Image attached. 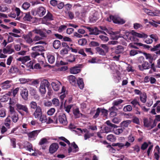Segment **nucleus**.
I'll list each match as a JSON object with an SVG mask.
<instances>
[{
	"label": "nucleus",
	"instance_id": "1",
	"mask_svg": "<svg viewBox=\"0 0 160 160\" xmlns=\"http://www.w3.org/2000/svg\"><path fill=\"white\" fill-rule=\"evenodd\" d=\"M16 110L22 116L24 115L23 112L26 114L29 113V111L26 105H23L19 103H17L16 105Z\"/></svg>",
	"mask_w": 160,
	"mask_h": 160
},
{
	"label": "nucleus",
	"instance_id": "2",
	"mask_svg": "<svg viewBox=\"0 0 160 160\" xmlns=\"http://www.w3.org/2000/svg\"><path fill=\"white\" fill-rule=\"evenodd\" d=\"M107 20L110 22L112 21L114 23L119 24H122L125 23V21L123 19L112 15H110L109 17L107 18Z\"/></svg>",
	"mask_w": 160,
	"mask_h": 160
},
{
	"label": "nucleus",
	"instance_id": "3",
	"mask_svg": "<svg viewBox=\"0 0 160 160\" xmlns=\"http://www.w3.org/2000/svg\"><path fill=\"white\" fill-rule=\"evenodd\" d=\"M59 121V122L63 125H65L67 123V121L66 115L64 113H61L56 118V122L58 123V121Z\"/></svg>",
	"mask_w": 160,
	"mask_h": 160
},
{
	"label": "nucleus",
	"instance_id": "4",
	"mask_svg": "<svg viewBox=\"0 0 160 160\" xmlns=\"http://www.w3.org/2000/svg\"><path fill=\"white\" fill-rule=\"evenodd\" d=\"M20 89V95L24 100L26 101L28 99V90L26 88L22 87Z\"/></svg>",
	"mask_w": 160,
	"mask_h": 160
},
{
	"label": "nucleus",
	"instance_id": "5",
	"mask_svg": "<svg viewBox=\"0 0 160 160\" xmlns=\"http://www.w3.org/2000/svg\"><path fill=\"white\" fill-rule=\"evenodd\" d=\"M132 36L131 37L130 39L131 40L132 39L134 41H136V37H138L141 38H147L148 35L143 33H138L135 32H133L132 33Z\"/></svg>",
	"mask_w": 160,
	"mask_h": 160
},
{
	"label": "nucleus",
	"instance_id": "6",
	"mask_svg": "<svg viewBox=\"0 0 160 160\" xmlns=\"http://www.w3.org/2000/svg\"><path fill=\"white\" fill-rule=\"evenodd\" d=\"M144 54L145 55L146 59L148 60L150 63H152L153 61L156 60L158 57V56L155 54L147 53L144 52Z\"/></svg>",
	"mask_w": 160,
	"mask_h": 160
},
{
	"label": "nucleus",
	"instance_id": "7",
	"mask_svg": "<svg viewBox=\"0 0 160 160\" xmlns=\"http://www.w3.org/2000/svg\"><path fill=\"white\" fill-rule=\"evenodd\" d=\"M33 114V115L36 118H39L42 114V111L40 106H38Z\"/></svg>",
	"mask_w": 160,
	"mask_h": 160
},
{
	"label": "nucleus",
	"instance_id": "8",
	"mask_svg": "<svg viewBox=\"0 0 160 160\" xmlns=\"http://www.w3.org/2000/svg\"><path fill=\"white\" fill-rule=\"evenodd\" d=\"M77 129L79 130L81 133H82L83 131L84 132H86V133L84 135V139L85 140L90 138L91 137L93 136L94 135V133H90L86 129H83V130H82L80 128H78Z\"/></svg>",
	"mask_w": 160,
	"mask_h": 160
},
{
	"label": "nucleus",
	"instance_id": "9",
	"mask_svg": "<svg viewBox=\"0 0 160 160\" xmlns=\"http://www.w3.org/2000/svg\"><path fill=\"white\" fill-rule=\"evenodd\" d=\"M80 65L71 67L70 69V72L73 74H76L79 73L81 71Z\"/></svg>",
	"mask_w": 160,
	"mask_h": 160
},
{
	"label": "nucleus",
	"instance_id": "10",
	"mask_svg": "<svg viewBox=\"0 0 160 160\" xmlns=\"http://www.w3.org/2000/svg\"><path fill=\"white\" fill-rule=\"evenodd\" d=\"M128 141L125 143V146L127 148H128L131 145V143L133 142L135 140V137L132 134H130L128 137Z\"/></svg>",
	"mask_w": 160,
	"mask_h": 160
},
{
	"label": "nucleus",
	"instance_id": "11",
	"mask_svg": "<svg viewBox=\"0 0 160 160\" xmlns=\"http://www.w3.org/2000/svg\"><path fill=\"white\" fill-rule=\"evenodd\" d=\"M40 131V130H36L26 133L27 134L29 138L35 139V138L37 137Z\"/></svg>",
	"mask_w": 160,
	"mask_h": 160
},
{
	"label": "nucleus",
	"instance_id": "12",
	"mask_svg": "<svg viewBox=\"0 0 160 160\" xmlns=\"http://www.w3.org/2000/svg\"><path fill=\"white\" fill-rule=\"evenodd\" d=\"M138 67L140 70L143 71L144 70L148 69L150 68V65L148 62L145 61L141 65H138Z\"/></svg>",
	"mask_w": 160,
	"mask_h": 160
},
{
	"label": "nucleus",
	"instance_id": "13",
	"mask_svg": "<svg viewBox=\"0 0 160 160\" xmlns=\"http://www.w3.org/2000/svg\"><path fill=\"white\" fill-rule=\"evenodd\" d=\"M59 148L58 144L56 143L52 144L49 148V152L51 154H53L57 151Z\"/></svg>",
	"mask_w": 160,
	"mask_h": 160
},
{
	"label": "nucleus",
	"instance_id": "14",
	"mask_svg": "<svg viewBox=\"0 0 160 160\" xmlns=\"http://www.w3.org/2000/svg\"><path fill=\"white\" fill-rule=\"evenodd\" d=\"M46 12L45 9L42 7H40L36 10V14H37L40 17H42L45 13Z\"/></svg>",
	"mask_w": 160,
	"mask_h": 160
},
{
	"label": "nucleus",
	"instance_id": "15",
	"mask_svg": "<svg viewBox=\"0 0 160 160\" xmlns=\"http://www.w3.org/2000/svg\"><path fill=\"white\" fill-rule=\"evenodd\" d=\"M32 32L35 33L39 34L42 38L46 37L47 36L46 33L44 30L41 29H38L35 28L32 31Z\"/></svg>",
	"mask_w": 160,
	"mask_h": 160
},
{
	"label": "nucleus",
	"instance_id": "16",
	"mask_svg": "<svg viewBox=\"0 0 160 160\" xmlns=\"http://www.w3.org/2000/svg\"><path fill=\"white\" fill-rule=\"evenodd\" d=\"M61 84V82L58 81L52 82L51 83V85L53 89L55 91H58L60 88Z\"/></svg>",
	"mask_w": 160,
	"mask_h": 160
},
{
	"label": "nucleus",
	"instance_id": "17",
	"mask_svg": "<svg viewBox=\"0 0 160 160\" xmlns=\"http://www.w3.org/2000/svg\"><path fill=\"white\" fill-rule=\"evenodd\" d=\"M87 28L90 32L91 34L97 35L100 34V30L96 27L94 28L87 27Z\"/></svg>",
	"mask_w": 160,
	"mask_h": 160
},
{
	"label": "nucleus",
	"instance_id": "18",
	"mask_svg": "<svg viewBox=\"0 0 160 160\" xmlns=\"http://www.w3.org/2000/svg\"><path fill=\"white\" fill-rule=\"evenodd\" d=\"M32 32H32V31L30 32L24 36V38L28 43L31 44L33 41V39L32 40L31 38L32 36Z\"/></svg>",
	"mask_w": 160,
	"mask_h": 160
},
{
	"label": "nucleus",
	"instance_id": "19",
	"mask_svg": "<svg viewBox=\"0 0 160 160\" xmlns=\"http://www.w3.org/2000/svg\"><path fill=\"white\" fill-rule=\"evenodd\" d=\"M71 146L75 149V150H74L72 151V148L71 147H69L68 149V153H70L72 152L74 153L78 152V151L79 148L77 145L76 144L75 142H73L71 143Z\"/></svg>",
	"mask_w": 160,
	"mask_h": 160
},
{
	"label": "nucleus",
	"instance_id": "20",
	"mask_svg": "<svg viewBox=\"0 0 160 160\" xmlns=\"http://www.w3.org/2000/svg\"><path fill=\"white\" fill-rule=\"evenodd\" d=\"M149 119L150 120H148V119L147 118L143 119L144 125L145 127L149 128V129H151L152 123V122L153 120L151 118H150Z\"/></svg>",
	"mask_w": 160,
	"mask_h": 160
},
{
	"label": "nucleus",
	"instance_id": "21",
	"mask_svg": "<svg viewBox=\"0 0 160 160\" xmlns=\"http://www.w3.org/2000/svg\"><path fill=\"white\" fill-rule=\"evenodd\" d=\"M30 59V56H27L24 57H21L17 58V61L21 62L22 64H24L25 62Z\"/></svg>",
	"mask_w": 160,
	"mask_h": 160
},
{
	"label": "nucleus",
	"instance_id": "22",
	"mask_svg": "<svg viewBox=\"0 0 160 160\" xmlns=\"http://www.w3.org/2000/svg\"><path fill=\"white\" fill-rule=\"evenodd\" d=\"M72 112L75 118H79L83 115V114L80 113L78 108H76L74 109Z\"/></svg>",
	"mask_w": 160,
	"mask_h": 160
},
{
	"label": "nucleus",
	"instance_id": "23",
	"mask_svg": "<svg viewBox=\"0 0 160 160\" xmlns=\"http://www.w3.org/2000/svg\"><path fill=\"white\" fill-rule=\"evenodd\" d=\"M8 116H9L10 118H11L12 121L14 123H16L18 120V115L17 112L12 114L9 115Z\"/></svg>",
	"mask_w": 160,
	"mask_h": 160
},
{
	"label": "nucleus",
	"instance_id": "24",
	"mask_svg": "<svg viewBox=\"0 0 160 160\" xmlns=\"http://www.w3.org/2000/svg\"><path fill=\"white\" fill-rule=\"evenodd\" d=\"M131 122V121L130 120H127L124 121L122 122L121 123V128L124 129V130L125 128H127L129 124Z\"/></svg>",
	"mask_w": 160,
	"mask_h": 160
},
{
	"label": "nucleus",
	"instance_id": "25",
	"mask_svg": "<svg viewBox=\"0 0 160 160\" xmlns=\"http://www.w3.org/2000/svg\"><path fill=\"white\" fill-rule=\"evenodd\" d=\"M53 47L55 49H58L61 46L60 42L58 40H55L52 43Z\"/></svg>",
	"mask_w": 160,
	"mask_h": 160
},
{
	"label": "nucleus",
	"instance_id": "26",
	"mask_svg": "<svg viewBox=\"0 0 160 160\" xmlns=\"http://www.w3.org/2000/svg\"><path fill=\"white\" fill-rule=\"evenodd\" d=\"M68 79L70 83L73 86H75L77 84L76 78L75 76L73 75H70L69 76Z\"/></svg>",
	"mask_w": 160,
	"mask_h": 160
},
{
	"label": "nucleus",
	"instance_id": "27",
	"mask_svg": "<svg viewBox=\"0 0 160 160\" xmlns=\"http://www.w3.org/2000/svg\"><path fill=\"white\" fill-rule=\"evenodd\" d=\"M77 84L81 89H82L84 88V84L82 78H79L77 80Z\"/></svg>",
	"mask_w": 160,
	"mask_h": 160
},
{
	"label": "nucleus",
	"instance_id": "28",
	"mask_svg": "<svg viewBox=\"0 0 160 160\" xmlns=\"http://www.w3.org/2000/svg\"><path fill=\"white\" fill-rule=\"evenodd\" d=\"M32 49L34 51L42 52L44 51V48L42 46H38L32 48Z\"/></svg>",
	"mask_w": 160,
	"mask_h": 160
},
{
	"label": "nucleus",
	"instance_id": "29",
	"mask_svg": "<svg viewBox=\"0 0 160 160\" xmlns=\"http://www.w3.org/2000/svg\"><path fill=\"white\" fill-rule=\"evenodd\" d=\"M89 19L91 22H94L98 20V17L97 15L94 14L90 16L89 17Z\"/></svg>",
	"mask_w": 160,
	"mask_h": 160
},
{
	"label": "nucleus",
	"instance_id": "30",
	"mask_svg": "<svg viewBox=\"0 0 160 160\" xmlns=\"http://www.w3.org/2000/svg\"><path fill=\"white\" fill-rule=\"evenodd\" d=\"M25 16L23 18V19L25 21H30L32 17L31 16L29 12L25 13Z\"/></svg>",
	"mask_w": 160,
	"mask_h": 160
},
{
	"label": "nucleus",
	"instance_id": "31",
	"mask_svg": "<svg viewBox=\"0 0 160 160\" xmlns=\"http://www.w3.org/2000/svg\"><path fill=\"white\" fill-rule=\"evenodd\" d=\"M41 85L43 86L44 87H46L48 88L49 89L50 86V84L48 82V80L46 79H43L41 82Z\"/></svg>",
	"mask_w": 160,
	"mask_h": 160
},
{
	"label": "nucleus",
	"instance_id": "32",
	"mask_svg": "<svg viewBox=\"0 0 160 160\" xmlns=\"http://www.w3.org/2000/svg\"><path fill=\"white\" fill-rule=\"evenodd\" d=\"M47 58L50 64H52L55 61V57L53 55L51 54H48L47 55Z\"/></svg>",
	"mask_w": 160,
	"mask_h": 160
},
{
	"label": "nucleus",
	"instance_id": "33",
	"mask_svg": "<svg viewBox=\"0 0 160 160\" xmlns=\"http://www.w3.org/2000/svg\"><path fill=\"white\" fill-rule=\"evenodd\" d=\"M147 95L145 92L143 93L140 96L141 101L142 103H145L146 102Z\"/></svg>",
	"mask_w": 160,
	"mask_h": 160
},
{
	"label": "nucleus",
	"instance_id": "34",
	"mask_svg": "<svg viewBox=\"0 0 160 160\" xmlns=\"http://www.w3.org/2000/svg\"><path fill=\"white\" fill-rule=\"evenodd\" d=\"M11 123V120L9 116H8L5 119L4 122V125L8 128H10V126Z\"/></svg>",
	"mask_w": 160,
	"mask_h": 160
},
{
	"label": "nucleus",
	"instance_id": "35",
	"mask_svg": "<svg viewBox=\"0 0 160 160\" xmlns=\"http://www.w3.org/2000/svg\"><path fill=\"white\" fill-rule=\"evenodd\" d=\"M75 56L72 54H70L67 57V61L69 62H72L75 61Z\"/></svg>",
	"mask_w": 160,
	"mask_h": 160
},
{
	"label": "nucleus",
	"instance_id": "36",
	"mask_svg": "<svg viewBox=\"0 0 160 160\" xmlns=\"http://www.w3.org/2000/svg\"><path fill=\"white\" fill-rule=\"evenodd\" d=\"M29 107L31 109L35 110L38 108V106L37 105V103L36 102L32 101L29 104Z\"/></svg>",
	"mask_w": 160,
	"mask_h": 160
},
{
	"label": "nucleus",
	"instance_id": "37",
	"mask_svg": "<svg viewBox=\"0 0 160 160\" xmlns=\"http://www.w3.org/2000/svg\"><path fill=\"white\" fill-rule=\"evenodd\" d=\"M107 139L108 140L112 142H114L116 140L115 136L112 134H109L107 136Z\"/></svg>",
	"mask_w": 160,
	"mask_h": 160
},
{
	"label": "nucleus",
	"instance_id": "38",
	"mask_svg": "<svg viewBox=\"0 0 160 160\" xmlns=\"http://www.w3.org/2000/svg\"><path fill=\"white\" fill-rule=\"evenodd\" d=\"M96 50L97 52L100 55H105L106 53L103 49L99 47H97L96 48Z\"/></svg>",
	"mask_w": 160,
	"mask_h": 160
},
{
	"label": "nucleus",
	"instance_id": "39",
	"mask_svg": "<svg viewBox=\"0 0 160 160\" xmlns=\"http://www.w3.org/2000/svg\"><path fill=\"white\" fill-rule=\"evenodd\" d=\"M123 51V47L122 46H118L115 50V53L119 54L122 53Z\"/></svg>",
	"mask_w": 160,
	"mask_h": 160
},
{
	"label": "nucleus",
	"instance_id": "40",
	"mask_svg": "<svg viewBox=\"0 0 160 160\" xmlns=\"http://www.w3.org/2000/svg\"><path fill=\"white\" fill-rule=\"evenodd\" d=\"M52 102L53 104L56 107H58L59 106V101L57 98H54L52 99Z\"/></svg>",
	"mask_w": 160,
	"mask_h": 160
},
{
	"label": "nucleus",
	"instance_id": "41",
	"mask_svg": "<svg viewBox=\"0 0 160 160\" xmlns=\"http://www.w3.org/2000/svg\"><path fill=\"white\" fill-rule=\"evenodd\" d=\"M87 42V40L85 38L80 39L78 40V44L81 46L85 45Z\"/></svg>",
	"mask_w": 160,
	"mask_h": 160
},
{
	"label": "nucleus",
	"instance_id": "42",
	"mask_svg": "<svg viewBox=\"0 0 160 160\" xmlns=\"http://www.w3.org/2000/svg\"><path fill=\"white\" fill-rule=\"evenodd\" d=\"M18 68L15 66H12L10 69L9 72L11 73H13L18 72Z\"/></svg>",
	"mask_w": 160,
	"mask_h": 160
},
{
	"label": "nucleus",
	"instance_id": "43",
	"mask_svg": "<svg viewBox=\"0 0 160 160\" xmlns=\"http://www.w3.org/2000/svg\"><path fill=\"white\" fill-rule=\"evenodd\" d=\"M132 110V107L131 105H127L124 107L123 110L125 112H130Z\"/></svg>",
	"mask_w": 160,
	"mask_h": 160
},
{
	"label": "nucleus",
	"instance_id": "44",
	"mask_svg": "<svg viewBox=\"0 0 160 160\" xmlns=\"http://www.w3.org/2000/svg\"><path fill=\"white\" fill-rule=\"evenodd\" d=\"M67 28V26L66 25H61L58 27V31L59 32H61L66 30Z\"/></svg>",
	"mask_w": 160,
	"mask_h": 160
},
{
	"label": "nucleus",
	"instance_id": "45",
	"mask_svg": "<svg viewBox=\"0 0 160 160\" xmlns=\"http://www.w3.org/2000/svg\"><path fill=\"white\" fill-rule=\"evenodd\" d=\"M124 101L121 99H118L113 101L112 103L114 106H117L123 102Z\"/></svg>",
	"mask_w": 160,
	"mask_h": 160
},
{
	"label": "nucleus",
	"instance_id": "46",
	"mask_svg": "<svg viewBox=\"0 0 160 160\" xmlns=\"http://www.w3.org/2000/svg\"><path fill=\"white\" fill-rule=\"evenodd\" d=\"M9 97L8 94H6L5 95H3L0 99L1 101L3 102L7 101L9 99Z\"/></svg>",
	"mask_w": 160,
	"mask_h": 160
},
{
	"label": "nucleus",
	"instance_id": "47",
	"mask_svg": "<svg viewBox=\"0 0 160 160\" xmlns=\"http://www.w3.org/2000/svg\"><path fill=\"white\" fill-rule=\"evenodd\" d=\"M30 6L29 3L27 2H24L22 6V8L24 10L28 9Z\"/></svg>",
	"mask_w": 160,
	"mask_h": 160
},
{
	"label": "nucleus",
	"instance_id": "48",
	"mask_svg": "<svg viewBox=\"0 0 160 160\" xmlns=\"http://www.w3.org/2000/svg\"><path fill=\"white\" fill-rule=\"evenodd\" d=\"M106 123L107 125V126L113 129L116 128L117 127L116 125L111 123L110 121L109 120L107 121L106 122Z\"/></svg>",
	"mask_w": 160,
	"mask_h": 160
},
{
	"label": "nucleus",
	"instance_id": "49",
	"mask_svg": "<svg viewBox=\"0 0 160 160\" xmlns=\"http://www.w3.org/2000/svg\"><path fill=\"white\" fill-rule=\"evenodd\" d=\"M124 130V129L122 128H119L114 130V133L117 135H119Z\"/></svg>",
	"mask_w": 160,
	"mask_h": 160
},
{
	"label": "nucleus",
	"instance_id": "50",
	"mask_svg": "<svg viewBox=\"0 0 160 160\" xmlns=\"http://www.w3.org/2000/svg\"><path fill=\"white\" fill-rule=\"evenodd\" d=\"M113 129H114L108 126H105L103 129L104 132L107 133L111 132L112 130H113Z\"/></svg>",
	"mask_w": 160,
	"mask_h": 160
},
{
	"label": "nucleus",
	"instance_id": "51",
	"mask_svg": "<svg viewBox=\"0 0 160 160\" xmlns=\"http://www.w3.org/2000/svg\"><path fill=\"white\" fill-rule=\"evenodd\" d=\"M134 44H136L137 45L139 46H143V47L145 48H147L148 49H149L150 48V46L148 45H146L145 44H143L141 43L138 42V43H134Z\"/></svg>",
	"mask_w": 160,
	"mask_h": 160
},
{
	"label": "nucleus",
	"instance_id": "52",
	"mask_svg": "<svg viewBox=\"0 0 160 160\" xmlns=\"http://www.w3.org/2000/svg\"><path fill=\"white\" fill-rule=\"evenodd\" d=\"M48 142L47 139L45 138H43L41 139L40 142H39V145H42L44 144H46L48 143Z\"/></svg>",
	"mask_w": 160,
	"mask_h": 160
},
{
	"label": "nucleus",
	"instance_id": "53",
	"mask_svg": "<svg viewBox=\"0 0 160 160\" xmlns=\"http://www.w3.org/2000/svg\"><path fill=\"white\" fill-rule=\"evenodd\" d=\"M112 146H118V147L122 148L124 146H125V144H124L122 143H113L112 144Z\"/></svg>",
	"mask_w": 160,
	"mask_h": 160
},
{
	"label": "nucleus",
	"instance_id": "54",
	"mask_svg": "<svg viewBox=\"0 0 160 160\" xmlns=\"http://www.w3.org/2000/svg\"><path fill=\"white\" fill-rule=\"evenodd\" d=\"M39 118V120L41 121L42 123H44L47 122V119L45 116L44 115H42V114L41 116H40Z\"/></svg>",
	"mask_w": 160,
	"mask_h": 160
},
{
	"label": "nucleus",
	"instance_id": "55",
	"mask_svg": "<svg viewBox=\"0 0 160 160\" xmlns=\"http://www.w3.org/2000/svg\"><path fill=\"white\" fill-rule=\"evenodd\" d=\"M130 103L132 105L133 108H136V105L139 104V102L137 99H134L130 102Z\"/></svg>",
	"mask_w": 160,
	"mask_h": 160
},
{
	"label": "nucleus",
	"instance_id": "56",
	"mask_svg": "<svg viewBox=\"0 0 160 160\" xmlns=\"http://www.w3.org/2000/svg\"><path fill=\"white\" fill-rule=\"evenodd\" d=\"M6 116V110L4 108L0 109V117L3 118Z\"/></svg>",
	"mask_w": 160,
	"mask_h": 160
},
{
	"label": "nucleus",
	"instance_id": "57",
	"mask_svg": "<svg viewBox=\"0 0 160 160\" xmlns=\"http://www.w3.org/2000/svg\"><path fill=\"white\" fill-rule=\"evenodd\" d=\"M133 149V151L138 153L140 151V147L138 145H135L132 147Z\"/></svg>",
	"mask_w": 160,
	"mask_h": 160
},
{
	"label": "nucleus",
	"instance_id": "58",
	"mask_svg": "<svg viewBox=\"0 0 160 160\" xmlns=\"http://www.w3.org/2000/svg\"><path fill=\"white\" fill-rule=\"evenodd\" d=\"M59 139L62 141H63L67 143L68 145H70L71 144V143L69 140H68L67 138L63 137H59Z\"/></svg>",
	"mask_w": 160,
	"mask_h": 160
},
{
	"label": "nucleus",
	"instance_id": "59",
	"mask_svg": "<svg viewBox=\"0 0 160 160\" xmlns=\"http://www.w3.org/2000/svg\"><path fill=\"white\" fill-rule=\"evenodd\" d=\"M12 45L11 44L8 45L6 47V49L9 52V54H11L14 52V50L12 48Z\"/></svg>",
	"mask_w": 160,
	"mask_h": 160
},
{
	"label": "nucleus",
	"instance_id": "60",
	"mask_svg": "<svg viewBox=\"0 0 160 160\" xmlns=\"http://www.w3.org/2000/svg\"><path fill=\"white\" fill-rule=\"evenodd\" d=\"M39 91L42 94H44L46 92V88L44 86L40 85L39 88Z\"/></svg>",
	"mask_w": 160,
	"mask_h": 160
},
{
	"label": "nucleus",
	"instance_id": "61",
	"mask_svg": "<svg viewBox=\"0 0 160 160\" xmlns=\"http://www.w3.org/2000/svg\"><path fill=\"white\" fill-rule=\"evenodd\" d=\"M9 115L12 114H13L17 113L15 111L14 108L11 106L9 107Z\"/></svg>",
	"mask_w": 160,
	"mask_h": 160
},
{
	"label": "nucleus",
	"instance_id": "62",
	"mask_svg": "<svg viewBox=\"0 0 160 160\" xmlns=\"http://www.w3.org/2000/svg\"><path fill=\"white\" fill-rule=\"evenodd\" d=\"M44 18L48 20H52L53 17L52 15L49 12H48L47 15L45 16Z\"/></svg>",
	"mask_w": 160,
	"mask_h": 160
},
{
	"label": "nucleus",
	"instance_id": "63",
	"mask_svg": "<svg viewBox=\"0 0 160 160\" xmlns=\"http://www.w3.org/2000/svg\"><path fill=\"white\" fill-rule=\"evenodd\" d=\"M148 146V144L146 142H144L141 145V149L142 150H145Z\"/></svg>",
	"mask_w": 160,
	"mask_h": 160
},
{
	"label": "nucleus",
	"instance_id": "64",
	"mask_svg": "<svg viewBox=\"0 0 160 160\" xmlns=\"http://www.w3.org/2000/svg\"><path fill=\"white\" fill-rule=\"evenodd\" d=\"M160 49V43L157 44L156 46L151 49V51H156Z\"/></svg>",
	"mask_w": 160,
	"mask_h": 160
}]
</instances>
